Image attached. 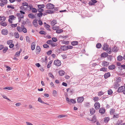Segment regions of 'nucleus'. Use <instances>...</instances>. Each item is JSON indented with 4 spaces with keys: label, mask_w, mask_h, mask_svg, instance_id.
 Masks as SVG:
<instances>
[{
    "label": "nucleus",
    "mask_w": 125,
    "mask_h": 125,
    "mask_svg": "<svg viewBox=\"0 0 125 125\" xmlns=\"http://www.w3.org/2000/svg\"><path fill=\"white\" fill-rule=\"evenodd\" d=\"M121 81V78L120 77H119L117 78L116 81L117 82V83L120 82Z\"/></svg>",
    "instance_id": "nucleus-64"
},
{
    "label": "nucleus",
    "mask_w": 125,
    "mask_h": 125,
    "mask_svg": "<svg viewBox=\"0 0 125 125\" xmlns=\"http://www.w3.org/2000/svg\"><path fill=\"white\" fill-rule=\"evenodd\" d=\"M39 33L42 34H45L46 33L44 31H41L39 32Z\"/></svg>",
    "instance_id": "nucleus-60"
},
{
    "label": "nucleus",
    "mask_w": 125,
    "mask_h": 125,
    "mask_svg": "<svg viewBox=\"0 0 125 125\" xmlns=\"http://www.w3.org/2000/svg\"><path fill=\"white\" fill-rule=\"evenodd\" d=\"M59 73L60 76H62L64 74L65 72L63 70H60L59 71Z\"/></svg>",
    "instance_id": "nucleus-15"
},
{
    "label": "nucleus",
    "mask_w": 125,
    "mask_h": 125,
    "mask_svg": "<svg viewBox=\"0 0 125 125\" xmlns=\"http://www.w3.org/2000/svg\"><path fill=\"white\" fill-rule=\"evenodd\" d=\"M109 65V63L105 61L103 62L102 63V65L103 67H107Z\"/></svg>",
    "instance_id": "nucleus-11"
},
{
    "label": "nucleus",
    "mask_w": 125,
    "mask_h": 125,
    "mask_svg": "<svg viewBox=\"0 0 125 125\" xmlns=\"http://www.w3.org/2000/svg\"><path fill=\"white\" fill-rule=\"evenodd\" d=\"M99 98L97 97H94L93 99V100L94 101V102H95L98 100L99 99Z\"/></svg>",
    "instance_id": "nucleus-51"
},
{
    "label": "nucleus",
    "mask_w": 125,
    "mask_h": 125,
    "mask_svg": "<svg viewBox=\"0 0 125 125\" xmlns=\"http://www.w3.org/2000/svg\"><path fill=\"white\" fill-rule=\"evenodd\" d=\"M37 16L39 17H42L43 15V13L42 12H40L38 13H37Z\"/></svg>",
    "instance_id": "nucleus-38"
},
{
    "label": "nucleus",
    "mask_w": 125,
    "mask_h": 125,
    "mask_svg": "<svg viewBox=\"0 0 125 125\" xmlns=\"http://www.w3.org/2000/svg\"><path fill=\"white\" fill-rule=\"evenodd\" d=\"M90 112L91 114H93L95 112V110L94 108H91L90 110Z\"/></svg>",
    "instance_id": "nucleus-30"
},
{
    "label": "nucleus",
    "mask_w": 125,
    "mask_h": 125,
    "mask_svg": "<svg viewBox=\"0 0 125 125\" xmlns=\"http://www.w3.org/2000/svg\"><path fill=\"white\" fill-rule=\"evenodd\" d=\"M25 10H30L31 9V7L30 5L29 6L25 8Z\"/></svg>",
    "instance_id": "nucleus-41"
},
{
    "label": "nucleus",
    "mask_w": 125,
    "mask_h": 125,
    "mask_svg": "<svg viewBox=\"0 0 125 125\" xmlns=\"http://www.w3.org/2000/svg\"><path fill=\"white\" fill-rule=\"evenodd\" d=\"M46 13L49 14H52L54 13V11L52 10H48L46 11Z\"/></svg>",
    "instance_id": "nucleus-35"
},
{
    "label": "nucleus",
    "mask_w": 125,
    "mask_h": 125,
    "mask_svg": "<svg viewBox=\"0 0 125 125\" xmlns=\"http://www.w3.org/2000/svg\"><path fill=\"white\" fill-rule=\"evenodd\" d=\"M26 40L27 42H30V38L29 37L27 36L26 37Z\"/></svg>",
    "instance_id": "nucleus-54"
},
{
    "label": "nucleus",
    "mask_w": 125,
    "mask_h": 125,
    "mask_svg": "<svg viewBox=\"0 0 125 125\" xmlns=\"http://www.w3.org/2000/svg\"><path fill=\"white\" fill-rule=\"evenodd\" d=\"M66 46L67 50L69 49H71L73 48V46L71 45H67Z\"/></svg>",
    "instance_id": "nucleus-48"
},
{
    "label": "nucleus",
    "mask_w": 125,
    "mask_h": 125,
    "mask_svg": "<svg viewBox=\"0 0 125 125\" xmlns=\"http://www.w3.org/2000/svg\"><path fill=\"white\" fill-rule=\"evenodd\" d=\"M52 41L54 42H56L57 40V39L53 37L52 39Z\"/></svg>",
    "instance_id": "nucleus-59"
},
{
    "label": "nucleus",
    "mask_w": 125,
    "mask_h": 125,
    "mask_svg": "<svg viewBox=\"0 0 125 125\" xmlns=\"http://www.w3.org/2000/svg\"><path fill=\"white\" fill-rule=\"evenodd\" d=\"M106 52L109 54H110L111 52V50L110 48H108L107 50H106Z\"/></svg>",
    "instance_id": "nucleus-62"
},
{
    "label": "nucleus",
    "mask_w": 125,
    "mask_h": 125,
    "mask_svg": "<svg viewBox=\"0 0 125 125\" xmlns=\"http://www.w3.org/2000/svg\"><path fill=\"white\" fill-rule=\"evenodd\" d=\"M118 47L115 46L114 48H112V51L113 52H116L118 51Z\"/></svg>",
    "instance_id": "nucleus-14"
},
{
    "label": "nucleus",
    "mask_w": 125,
    "mask_h": 125,
    "mask_svg": "<svg viewBox=\"0 0 125 125\" xmlns=\"http://www.w3.org/2000/svg\"><path fill=\"white\" fill-rule=\"evenodd\" d=\"M12 40H10L9 41H7V43L8 44L10 45V44L12 43Z\"/></svg>",
    "instance_id": "nucleus-61"
},
{
    "label": "nucleus",
    "mask_w": 125,
    "mask_h": 125,
    "mask_svg": "<svg viewBox=\"0 0 125 125\" xmlns=\"http://www.w3.org/2000/svg\"><path fill=\"white\" fill-rule=\"evenodd\" d=\"M54 7V5L51 3H48L46 5V8L48 9H52Z\"/></svg>",
    "instance_id": "nucleus-2"
},
{
    "label": "nucleus",
    "mask_w": 125,
    "mask_h": 125,
    "mask_svg": "<svg viewBox=\"0 0 125 125\" xmlns=\"http://www.w3.org/2000/svg\"><path fill=\"white\" fill-rule=\"evenodd\" d=\"M1 2L0 3V6L1 7L4 6L5 5L7 4L8 3L7 0H0Z\"/></svg>",
    "instance_id": "nucleus-3"
},
{
    "label": "nucleus",
    "mask_w": 125,
    "mask_h": 125,
    "mask_svg": "<svg viewBox=\"0 0 125 125\" xmlns=\"http://www.w3.org/2000/svg\"><path fill=\"white\" fill-rule=\"evenodd\" d=\"M90 121L92 122L93 123H95L96 121V117L94 116L91 119V120H90Z\"/></svg>",
    "instance_id": "nucleus-29"
},
{
    "label": "nucleus",
    "mask_w": 125,
    "mask_h": 125,
    "mask_svg": "<svg viewBox=\"0 0 125 125\" xmlns=\"http://www.w3.org/2000/svg\"><path fill=\"white\" fill-rule=\"evenodd\" d=\"M108 93L109 95H111L113 93V91L111 89H109L108 91Z\"/></svg>",
    "instance_id": "nucleus-46"
},
{
    "label": "nucleus",
    "mask_w": 125,
    "mask_h": 125,
    "mask_svg": "<svg viewBox=\"0 0 125 125\" xmlns=\"http://www.w3.org/2000/svg\"><path fill=\"white\" fill-rule=\"evenodd\" d=\"M108 56V54L105 52H104L101 54V56L102 57H105Z\"/></svg>",
    "instance_id": "nucleus-20"
},
{
    "label": "nucleus",
    "mask_w": 125,
    "mask_h": 125,
    "mask_svg": "<svg viewBox=\"0 0 125 125\" xmlns=\"http://www.w3.org/2000/svg\"><path fill=\"white\" fill-rule=\"evenodd\" d=\"M6 20V18L5 17H0V20L2 21V22L5 21Z\"/></svg>",
    "instance_id": "nucleus-40"
},
{
    "label": "nucleus",
    "mask_w": 125,
    "mask_h": 125,
    "mask_svg": "<svg viewBox=\"0 0 125 125\" xmlns=\"http://www.w3.org/2000/svg\"><path fill=\"white\" fill-rule=\"evenodd\" d=\"M21 27L22 28V31L24 33H26L27 32V30L24 26L23 25H22Z\"/></svg>",
    "instance_id": "nucleus-13"
},
{
    "label": "nucleus",
    "mask_w": 125,
    "mask_h": 125,
    "mask_svg": "<svg viewBox=\"0 0 125 125\" xmlns=\"http://www.w3.org/2000/svg\"><path fill=\"white\" fill-rule=\"evenodd\" d=\"M95 109L97 110L99 109L100 107V104L99 102H97L95 103L94 105Z\"/></svg>",
    "instance_id": "nucleus-5"
},
{
    "label": "nucleus",
    "mask_w": 125,
    "mask_h": 125,
    "mask_svg": "<svg viewBox=\"0 0 125 125\" xmlns=\"http://www.w3.org/2000/svg\"><path fill=\"white\" fill-rule=\"evenodd\" d=\"M115 110L114 109H111L110 110V114L111 115H112L115 114Z\"/></svg>",
    "instance_id": "nucleus-22"
},
{
    "label": "nucleus",
    "mask_w": 125,
    "mask_h": 125,
    "mask_svg": "<svg viewBox=\"0 0 125 125\" xmlns=\"http://www.w3.org/2000/svg\"><path fill=\"white\" fill-rule=\"evenodd\" d=\"M54 64L56 66H60L61 64V63L60 61L57 60L54 61Z\"/></svg>",
    "instance_id": "nucleus-4"
},
{
    "label": "nucleus",
    "mask_w": 125,
    "mask_h": 125,
    "mask_svg": "<svg viewBox=\"0 0 125 125\" xmlns=\"http://www.w3.org/2000/svg\"><path fill=\"white\" fill-rule=\"evenodd\" d=\"M1 33L3 35H7L8 33V31L7 29H3L1 31Z\"/></svg>",
    "instance_id": "nucleus-7"
},
{
    "label": "nucleus",
    "mask_w": 125,
    "mask_h": 125,
    "mask_svg": "<svg viewBox=\"0 0 125 125\" xmlns=\"http://www.w3.org/2000/svg\"><path fill=\"white\" fill-rule=\"evenodd\" d=\"M96 46L97 48H100L101 47L102 45L101 43H98L96 44Z\"/></svg>",
    "instance_id": "nucleus-37"
},
{
    "label": "nucleus",
    "mask_w": 125,
    "mask_h": 125,
    "mask_svg": "<svg viewBox=\"0 0 125 125\" xmlns=\"http://www.w3.org/2000/svg\"><path fill=\"white\" fill-rule=\"evenodd\" d=\"M110 118L109 117H105L104 119V123H107L109 120Z\"/></svg>",
    "instance_id": "nucleus-25"
},
{
    "label": "nucleus",
    "mask_w": 125,
    "mask_h": 125,
    "mask_svg": "<svg viewBox=\"0 0 125 125\" xmlns=\"http://www.w3.org/2000/svg\"><path fill=\"white\" fill-rule=\"evenodd\" d=\"M26 21H25V23H26V24H28L30 22V21H29V19H27L26 20Z\"/></svg>",
    "instance_id": "nucleus-63"
},
{
    "label": "nucleus",
    "mask_w": 125,
    "mask_h": 125,
    "mask_svg": "<svg viewBox=\"0 0 125 125\" xmlns=\"http://www.w3.org/2000/svg\"><path fill=\"white\" fill-rule=\"evenodd\" d=\"M8 50V47H5L4 49L3 50V52L4 53H5Z\"/></svg>",
    "instance_id": "nucleus-45"
},
{
    "label": "nucleus",
    "mask_w": 125,
    "mask_h": 125,
    "mask_svg": "<svg viewBox=\"0 0 125 125\" xmlns=\"http://www.w3.org/2000/svg\"><path fill=\"white\" fill-rule=\"evenodd\" d=\"M31 10L32 12V13H36L37 12V10L35 8H31Z\"/></svg>",
    "instance_id": "nucleus-31"
},
{
    "label": "nucleus",
    "mask_w": 125,
    "mask_h": 125,
    "mask_svg": "<svg viewBox=\"0 0 125 125\" xmlns=\"http://www.w3.org/2000/svg\"><path fill=\"white\" fill-rule=\"evenodd\" d=\"M16 15L18 17V22H20L21 21V19L23 18L24 16L23 14L19 13H17L16 14Z\"/></svg>",
    "instance_id": "nucleus-1"
},
{
    "label": "nucleus",
    "mask_w": 125,
    "mask_h": 125,
    "mask_svg": "<svg viewBox=\"0 0 125 125\" xmlns=\"http://www.w3.org/2000/svg\"><path fill=\"white\" fill-rule=\"evenodd\" d=\"M100 71L106 72L107 71V68L105 67L102 68L100 69Z\"/></svg>",
    "instance_id": "nucleus-34"
},
{
    "label": "nucleus",
    "mask_w": 125,
    "mask_h": 125,
    "mask_svg": "<svg viewBox=\"0 0 125 125\" xmlns=\"http://www.w3.org/2000/svg\"><path fill=\"white\" fill-rule=\"evenodd\" d=\"M53 42V41L51 40H48L46 42V43L48 44H51Z\"/></svg>",
    "instance_id": "nucleus-44"
},
{
    "label": "nucleus",
    "mask_w": 125,
    "mask_h": 125,
    "mask_svg": "<svg viewBox=\"0 0 125 125\" xmlns=\"http://www.w3.org/2000/svg\"><path fill=\"white\" fill-rule=\"evenodd\" d=\"M20 51L17 52L15 54V56H19L20 55Z\"/></svg>",
    "instance_id": "nucleus-57"
},
{
    "label": "nucleus",
    "mask_w": 125,
    "mask_h": 125,
    "mask_svg": "<svg viewBox=\"0 0 125 125\" xmlns=\"http://www.w3.org/2000/svg\"><path fill=\"white\" fill-rule=\"evenodd\" d=\"M63 31V30L62 29L59 30V29L56 31V32L58 33H60L62 32Z\"/></svg>",
    "instance_id": "nucleus-39"
},
{
    "label": "nucleus",
    "mask_w": 125,
    "mask_h": 125,
    "mask_svg": "<svg viewBox=\"0 0 125 125\" xmlns=\"http://www.w3.org/2000/svg\"><path fill=\"white\" fill-rule=\"evenodd\" d=\"M61 49L63 51H66L67 50V46L65 45L62 46L61 47Z\"/></svg>",
    "instance_id": "nucleus-23"
},
{
    "label": "nucleus",
    "mask_w": 125,
    "mask_h": 125,
    "mask_svg": "<svg viewBox=\"0 0 125 125\" xmlns=\"http://www.w3.org/2000/svg\"><path fill=\"white\" fill-rule=\"evenodd\" d=\"M119 115L117 114H114L113 118H117L119 117Z\"/></svg>",
    "instance_id": "nucleus-43"
},
{
    "label": "nucleus",
    "mask_w": 125,
    "mask_h": 125,
    "mask_svg": "<svg viewBox=\"0 0 125 125\" xmlns=\"http://www.w3.org/2000/svg\"><path fill=\"white\" fill-rule=\"evenodd\" d=\"M105 111V109L104 108H101L99 109V113L102 114H104Z\"/></svg>",
    "instance_id": "nucleus-8"
},
{
    "label": "nucleus",
    "mask_w": 125,
    "mask_h": 125,
    "mask_svg": "<svg viewBox=\"0 0 125 125\" xmlns=\"http://www.w3.org/2000/svg\"><path fill=\"white\" fill-rule=\"evenodd\" d=\"M115 65L112 64V65H110L108 66V69L110 70H112L115 69Z\"/></svg>",
    "instance_id": "nucleus-17"
},
{
    "label": "nucleus",
    "mask_w": 125,
    "mask_h": 125,
    "mask_svg": "<svg viewBox=\"0 0 125 125\" xmlns=\"http://www.w3.org/2000/svg\"><path fill=\"white\" fill-rule=\"evenodd\" d=\"M35 50H36L35 52L36 53L38 54L41 51V49L40 47L38 46H37Z\"/></svg>",
    "instance_id": "nucleus-10"
},
{
    "label": "nucleus",
    "mask_w": 125,
    "mask_h": 125,
    "mask_svg": "<svg viewBox=\"0 0 125 125\" xmlns=\"http://www.w3.org/2000/svg\"><path fill=\"white\" fill-rule=\"evenodd\" d=\"M108 45L106 44H105L103 45V49L104 50H107V49L108 48Z\"/></svg>",
    "instance_id": "nucleus-16"
},
{
    "label": "nucleus",
    "mask_w": 125,
    "mask_h": 125,
    "mask_svg": "<svg viewBox=\"0 0 125 125\" xmlns=\"http://www.w3.org/2000/svg\"><path fill=\"white\" fill-rule=\"evenodd\" d=\"M28 16L31 19H34L35 17V15L33 13H31L28 14Z\"/></svg>",
    "instance_id": "nucleus-21"
},
{
    "label": "nucleus",
    "mask_w": 125,
    "mask_h": 125,
    "mask_svg": "<svg viewBox=\"0 0 125 125\" xmlns=\"http://www.w3.org/2000/svg\"><path fill=\"white\" fill-rule=\"evenodd\" d=\"M104 94V93L103 92L100 91L98 92V96H100L102 95H103Z\"/></svg>",
    "instance_id": "nucleus-55"
},
{
    "label": "nucleus",
    "mask_w": 125,
    "mask_h": 125,
    "mask_svg": "<svg viewBox=\"0 0 125 125\" xmlns=\"http://www.w3.org/2000/svg\"><path fill=\"white\" fill-rule=\"evenodd\" d=\"M110 76V74L109 72L105 73L104 75V78L105 79H106L108 77H109Z\"/></svg>",
    "instance_id": "nucleus-12"
},
{
    "label": "nucleus",
    "mask_w": 125,
    "mask_h": 125,
    "mask_svg": "<svg viewBox=\"0 0 125 125\" xmlns=\"http://www.w3.org/2000/svg\"><path fill=\"white\" fill-rule=\"evenodd\" d=\"M57 23V21L55 20H53L51 22V24L53 26Z\"/></svg>",
    "instance_id": "nucleus-24"
},
{
    "label": "nucleus",
    "mask_w": 125,
    "mask_h": 125,
    "mask_svg": "<svg viewBox=\"0 0 125 125\" xmlns=\"http://www.w3.org/2000/svg\"><path fill=\"white\" fill-rule=\"evenodd\" d=\"M0 24L3 26L4 27L6 26L7 25L6 22H0Z\"/></svg>",
    "instance_id": "nucleus-33"
},
{
    "label": "nucleus",
    "mask_w": 125,
    "mask_h": 125,
    "mask_svg": "<svg viewBox=\"0 0 125 125\" xmlns=\"http://www.w3.org/2000/svg\"><path fill=\"white\" fill-rule=\"evenodd\" d=\"M59 28H60L59 26L55 27L53 26L52 27V28L53 29V30L56 31L58 29H59Z\"/></svg>",
    "instance_id": "nucleus-36"
},
{
    "label": "nucleus",
    "mask_w": 125,
    "mask_h": 125,
    "mask_svg": "<svg viewBox=\"0 0 125 125\" xmlns=\"http://www.w3.org/2000/svg\"><path fill=\"white\" fill-rule=\"evenodd\" d=\"M78 44V42L77 41H73L72 42L71 44L73 46H75L77 45Z\"/></svg>",
    "instance_id": "nucleus-28"
},
{
    "label": "nucleus",
    "mask_w": 125,
    "mask_h": 125,
    "mask_svg": "<svg viewBox=\"0 0 125 125\" xmlns=\"http://www.w3.org/2000/svg\"><path fill=\"white\" fill-rule=\"evenodd\" d=\"M35 46V42H33L31 43V49L33 51L34 50Z\"/></svg>",
    "instance_id": "nucleus-18"
},
{
    "label": "nucleus",
    "mask_w": 125,
    "mask_h": 125,
    "mask_svg": "<svg viewBox=\"0 0 125 125\" xmlns=\"http://www.w3.org/2000/svg\"><path fill=\"white\" fill-rule=\"evenodd\" d=\"M43 47L44 48H47L49 47V46L48 44H45L43 45Z\"/></svg>",
    "instance_id": "nucleus-53"
},
{
    "label": "nucleus",
    "mask_w": 125,
    "mask_h": 125,
    "mask_svg": "<svg viewBox=\"0 0 125 125\" xmlns=\"http://www.w3.org/2000/svg\"><path fill=\"white\" fill-rule=\"evenodd\" d=\"M70 102L73 103H75L76 102L75 100L74 99H72L70 100Z\"/></svg>",
    "instance_id": "nucleus-58"
},
{
    "label": "nucleus",
    "mask_w": 125,
    "mask_h": 125,
    "mask_svg": "<svg viewBox=\"0 0 125 125\" xmlns=\"http://www.w3.org/2000/svg\"><path fill=\"white\" fill-rule=\"evenodd\" d=\"M14 37L16 38H19V35L18 32H15L14 33Z\"/></svg>",
    "instance_id": "nucleus-32"
},
{
    "label": "nucleus",
    "mask_w": 125,
    "mask_h": 125,
    "mask_svg": "<svg viewBox=\"0 0 125 125\" xmlns=\"http://www.w3.org/2000/svg\"><path fill=\"white\" fill-rule=\"evenodd\" d=\"M125 84H124V86H122L118 88L117 91L118 93H121L123 92L124 89Z\"/></svg>",
    "instance_id": "nucleus-6"
},
{
    "label": "nucleus",
    "mask_w": 125,
    "mask_h": 125,
    "mask_svg": "<svg viewBox=\"0 0 125 125\" xmlns=\"http://www.w3.org/2000/svg\"><path fill=\"white\" fill-rule=\"evenodd\" d=\"M123 59V57L120 55L118 56L117 57V60L119 61H121Z\"/></svg>",
    "instance_id": "nucleus-26"
},
{
    "label": "nucleus",
    "mask_w": 125,
    "mask_h": 125,
    "mask_svg": "<svg viewBox=\"0 0 125 125\" xmlns=\"http://www.w3.org/2000/svg\"><path fill=\"white\" fill-rule=\"evenodd\" d=\"M67 116V115H61L58 116H57V117L58 118H61L62 117H64L65 116Z\"/></svg>",
    "instance_id": "nucleus-52"
},
{
    "label": "nucleus",
    "mask_w": 125,
    "mask_h": 125,
    "mask_svg": "<svg viewBox=\"0 0 125 125\" xmlns=\"http://www.w3.org/2000/svg\"><path fill=\"white\" fill-rule=\"evenodd\" d=\"M22 5L23 6H27V7H28V4L26 2H23L22 3Z\"/></svg>",
    "instance_id": "nucleus-47"
},
{
    "label": "nucleus",
    "mask_w": 125,
    "mask_h": 125,
    "mask_svg": "<svg viewBox=\"0 0 125 125\" xmlns=\"http://www.w3.org/2000/svg\"><path fill=\"white\" fill-rule=\"evenodd\" d=\"M37 7L38 8V9H43L44 7L45 6L43 4L42 5L39 4L38 5Z\"/></svg>",
    "instance_id": "nucleus-27"
},
{
    "label": "nucleus",
    "mask_w": 125,
    "mask_h": 125,
    "mask_svg": "<svg viewBox=\"0 0 125 125\" xmlns=\"http://www.w3.org/2000/svg\"><path fill=\"white\" fill-rule=\"evenodd\" d=\"M3 89H7L8 90H12L13 88L12 87H7L4 88Z\"/></svg>",
    "instance_id": "nucleus-50"
},
{
    "label": "nucleus",
    "mask_w": 125,
    "mask_h": 125,
    "mask_svg": "<svg viewBox=\"0 0 125 125\" xmlns=\"http://www.w3.org/2000/svg\"><path fill=\"white\" fill-rule=\"evenodd\" d=\"M17 30L18 31L21 32L22 31V27L21 28L20 27L18 26L17 27Z\"/></svg>",
    "instance_id": "nucleus-42"
},
{
    "label": "nucleus",
    "mask_w": 125,
    "mask_h": 125,
    "mask_svg": "<svg viewBox=\"0 0 125 125\" xmlns=\"http://www.w3.org/2000/svg\"><path fill=\"white\" fill-rule=\"evenodd\" d=\"M20 9L21 10H22L23 11L25 10V9L24 7L22 5L20 7Z\"/></svg>",
    "instance_id": "nucleus-56"
},
{
    "label": "nucleus",
    "mask_w": 125,
    "mask_h": 125,
    "mask_svg": "<svg viewBox=\"0 0 125 125\" xmlns=\"http://www.w3.org/2000/svg\"><path fill=\"white\" fill-rule=\"evenodd\" d=\"M9 17L10 18V19L12 20H14V18H16V17H15L13 15L10 16Z\"/></svg>",
    "instance_id": "nucleus-49"
},
{
    "label": "nucleus",
    "mask_w": 125,
    "mask_h": 125,
    "mask_svg": "<svg viewBox=\"0 0 125 125\" xmlns=\"http://www.w3.org/2000/svg\"><path fill=\"white\" fill-rule=\"evenodd\" d=\"M84 100V98L83 96L79 97L77 98V101L78 103H81Z\"/></svg>",
    "instance_id": "nucleus-9"
},
{
    "label": "nucleus",
    "mask_w": 125,
    "mask_h": 125,
    "mask_svg": "<svg viewBox=\"0 0 125 125\" xmlns=\"http://www.w3.org/2000/svg\"><path fill=\"white\" fill-rule=\"evenodd\" d=\"M33 25L35 27H37L38 26V24L36 20H34L32 22Z\"/></svg>",
    "instance_id": "nucleus-19"
}]
</instances>
